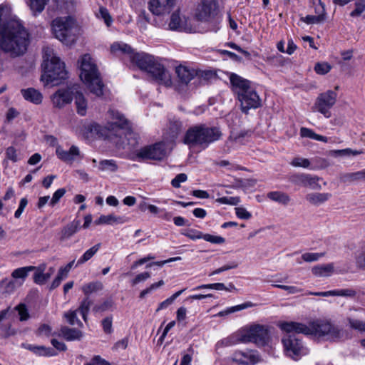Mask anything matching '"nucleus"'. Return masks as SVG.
<instances>
[{
    "instance_id": "nucleus-30",
    "label": "nucleus",
    "mask_w": 365,
    "mask_h": 365,
    "mask_svg": "<svg viewBox=\"0 0 365 365\" xmlns=\"http://www.w3.org/2000/svg\"><path fill=\"white\" fill-rule=\"evenodd\" d=\"M19 287V284L12 279L6 277L0 282V291L4 294H11Z\"/></svg>"
},
{
    "instance_id": "nucleus-6",
    "label": "nucleus",
    "mask_w": 365,
    "mask_h": 365,
    "mask_svg": "<svg viewBox=\"0 0 365 365\" xmlns=\"http://www.w3.org/2000/svg\"><path fill=\"white\" fill-rule=\"evenodd\" d=\"M55 37L66 46H71L76 41V21L71 16L58 17L51 24Z\"/></svg>"
},
{
    "instance_id": "nucleus-52",
    "label": "nucleus",
    "mask_w": 365,
    "mask_h": 365,
    "mask_svg": "<svg viewBox=\"0 0 365 365\" xmlns=\"http://www.w3.org/2000/svg\"><path fill=\"white\" fill-rule=\"evenodd\" d=\"M164 284H165V282L163 280H160L158 282L153 283L152 284L150 285V287H147L146 289H145L140 292V293L139 294V297L140 299L145 298L147 294H150L152 292L156 290L159 287L164 285Z\"/></svg>"
},
{
    "instance_id": "nucleus-13",
    "label": "nucleus",
    "mask_w": 365,
    "mask_h": 365,
    "mask_svg": "<svg viewBox=\"0 0 365 365\" xmlns=\"http://www.w3.org/2000/svg\"><path fill=\"white\" fill-rule=\"evenodd\" d=\"M184 143L191 147L201 145L205 142V128L203 125L189 128L185 135Z\"/></svg>"
},
{
    "instance_id": "nucleus-53",
    "label": "nucleus",
    "mask_w": 365,
    "mask_h": 365,
    "mask_svg": "<svg viewBox=\"0 0 365 365\" xmlns=\"http://www.w3.org/2000/svg\"><path fill=\"white\" fill-rule=\"evenodd\" d=\"M331 66L327 62H318L314 66V71L317 74L324 75L330 71Z\"/></svg>"
},
{
    "instance_id": "nucleus-22",
    "label": "nucleus",
    "mask_w": 365,
    "mask_h": 365,
    "mask_svg": "<svg viewBox=\"0 0 365 365\" xmlns=\"http://www.w3.org/2000/svg\"><path fill=\"white\" fill-rule=\"evenodd\" d=\"M80 225V220H73L63 227L59 233L60 240L65 241L71 238L75 233L78 231Z\"/></svg>"
},
{
    "instance_id": "nucleus-49",
    "label": "nucleus",
    "mask_w": 365,
    "mask_h": 365,
    "mask_svg": "<svg viewBox=\"0 0 365 365\" xmlns=\"http://www.w3.org/2000/svg\"><path fill=\"white\" fill-rule=\"evenodd\" d=\"M347 320L352 329L360 332H365V322L352 318H348Z\"/></svg>"
},
{
    "instance_id": "nucleus-41",
    "label": "nucleus",
    "mask_w": 365,
    "mask_h": 365,
    "mask_svg": "<svg viewBox=\"0 0 365 365\" xmlns=\"http://www.w3.org/2000/svg\"><path fill=\"white\" fill-rule=\"evenodd\" d=\"M150 21V16L145 10L140 11L138 18V26L141 32L147 29V24Z\"/></svg>"
},
{
    "instance_id": "nucleus-54",
    "label": "nucleus",
    "mask_w": 365,
    "mask_h": 365,
    "mask_svg": "<svg viewBox=\"0 0 365 365\" xmlns=\"http://www.w3.org/2000/svg\"><path fill=\"white\" fill-rule=\"evenodd\" d=\"M356 8L351 13L352 17L359 16L365 10V0H358L355 3Z\"/></svg>"
},
{
    "instance_id": "nucleus-59",
    "label": "nucleus",
    "mask_w": 365,
    "mask_h": 365,
    "mask_svg": "<svg viewBox=\"0 0 365 365\" xmlns=\"http://www.w3.org/2000/svg\"><path fill=\"white\" fill-rule=\"evenodd\" d=\"M324 256V253H312L306 252L302 255V258L304 261L311 262L317 261L320 257Z\"/></svg>"
},
{
    "instance_id": "nucleus-15",
    "label": "nucleus",
    "mask_w": 365,
    "mask_h": 365,
    "mask_svg": "<svg viewBox=\"0 0 365 365\" xmlns=\"http://www.w3.org/2000/svg\"><path fill=\"white\" fill-rule=\"evenodd\" d=\"M76 90V84L67 89L58 90L51 97L54 107L61 108L72 101L74 91Z\"/></svg>"
},
{
    "instance_id": "nucleus-23",
    "label": "nucleus",
    "mask_w": 365,
    "mask_h": 365,
    "mask_svg": "<svg viewBox=\"0 0 365 365\" xmlns=\"http://www.w3.org/2000/svg\"><path fill=\"white\" fill-rule=\"evenodd\" d=\"M78 89L79 86L76 84V90L74 91L73 97L77 113L83 116L86 114L88 104L84 96Z\"/></svg>"
},
{
    "instance_id": "nucleus-28",
    "label": "nucleus",
    "mask_w": 365,
    "mask_h": 365,
    "mask_svg": "<svg viewBox=\"0 0 365 365\" xmlns=\"http://www.w3.org/2000/svg\"><path fill=\"white\" fill-rule=\"evenodd\" d=\"M33 269L34 268L29 267V266L15 269L11 274L12 279L17 282L19 284V287L22 286L29 276V273L33 271Z\"/></svg>"
},
{
    "instance_id": "nucleus-47",
    "label": "nucleus",
    "mask_w": 365,
    "mask_h": 365,
    "mask_svg": "<svg viewBox=\"0 0 365 365\" xmlns=\"http://www.w3.org/2000/svg\"><path fill=\"white\" fill-rule=\"evenodd\" d=\"M48 1V0H30L29 6L34 14L41 13Z\"/></svg>"
},
{
    "instance_id": "nucleus-51",
    "label": "nucleus",
    "mask_w": 365,
    "mask_h": 365,
    "mask_svg": "<svg viewBox=\"0 0 365 365\" xmlns=\"http://www.w3.org/2000/svg\"><path fill=\"white\" fill-rule=\"evenodd\" d=\"M185 291V289H181L180 291H178L177 292H175V294H173L170 297L168 298L167 299H165V301L162 302L158 309H157V312L161 310V309H165L167 308L168 306H170V304H173V302H174V300L178 297L183 292Z\"/></svg>"
},
{
    "instance_id": "nucleus-46",
    "label": "nucleus",
    "mask_w": 365,
    "mask_h": 365,
    "mask_svg": "<svg viewBox=\"0 0 365 365\" xmlns=\"http://www.w3.org/2000/svg\"><path fill=\"white\" fill-rule=\"evenodd\" d=\"M54 272L55 269L53 267H50L49 272L47 273L43 272L39 274H34V281L37 284H43L50 279Z\"/></svg>"
},
{
    "instance_id": "nucleus-16",
    "label": "nucleus",
    "mask_w": 365,
    "mask_h": 365,
    "mask_svg": "<svg viewBox=\"0 0 365 365\" xmlns=\"http://www.w3.org/2000/svg\"><path fill=\"white\" fill-rule=\"evenodd\" d=\"M56 153L61 160L68 164H72L74 161L83 158L79 148L76 145H72L68 150H65L58 146L56 148Z\"/></svg>"
},
{
    "instance_id": "nucleus-37",
    "label": "nucleus",
    "mask_w": 365,
    "mask_h": 365,
    "mask_svg": "<svg viewBox=\"0 0 365 365\" xmlns=\"http://www.w3.org/2000/svg\"><path fill=\"white\" fill-rule=\"evenodd\" d=\"M26 349L32 351L35 354L44 356H53L57 355V352L51 347H46L43 346H35L29 345Z\"/></svg>"
},
{
    "instance_id": "nucleus-8",
    "label": "nucleus",
    "mask_w": 365,
    "mask_h": 365,
    "mask_svg": "<svg viewBox=\"0 0 365 365\" xmlns=\"http://www.w3.org/2000/svg\"><path fill=\"white\" fill-rule=\"evenodd\" d=\"M282 342L286 355L294 360H298L307 354V349L304 346L302 339L294 334H284Z\"/></svg>"
},
{
    "instance_id": "nucleus-26",
    "label": "nucleus",
    "mask_w": 365,
    "mask_h": 365,
    "mask_svg": "<svg viewBox=\"0 0 365 365\" xmlns=\"http://www.w3.org/2000/svg\"><path fill=\"white\" fill-rule=\"evenodd\" d=\"M58 336H62L66 341L80 340L83 337V332L78 329L62 327Z\"/></svg>"
},
{
    "instance_id": "nucleus-19",
    "label": "nucleus",
    "mask_w": 365,
    "mask_h": 365,
    "mask_svg": "<svg viewBox=\"0 0 365 365\" xmlns=\"http://www.w3.org/2000/svg\"><path fill=\"white\" fill-rule=\"evenodd\" d=\"M232 360L241 364H255L258 361V356L254 351H237L233 354Z\"/></svg>"
},
{
    "instance_id": "nucleus-40",
    "label": "nucleus",
    "mask_w": 365,
    "mask_h": 365,
    "mask_svg": "<svg viewBox=\"0 0 365 365\" xmlns=\"http://www.w3.org/2000/svg\"><path fill=\"white\" fill-rule=\"evenodd\" d=\"M101 247V243H98L86 250L84 254L79 258V259L77 262V265L82 264L87 261H88L90 259H91L99 250Z\"/></svg>"
},
{
    "instance_id": "nucleus-61",
    "label": "nucleus",
    "mask_w": 365,
    "mask_h": 365,
    "mask_svg": "<svg viewBox=\"0 0 365 365\" xmlns=\"http://www.w3.org/2000/svg\"><path fill=\"white\" fill-rule=\"evenodd\" d=\"M291 165L294 167H302L304 168H307L310 165V162L307 158H294L292 160Z\"/></svg>"
},
{
    "instance_id": "nucleus-10",
    "label": "nucleus",
    "mask_w": 365,
    "mask_h": 365,
    "mask_svg": "<svg viewBox=\"0 0 365 365\" xmlns=\"http://www.w3.org/2000/svg\"><path fill=\"white\" fill-rule=\"evenodd\" d=\"M337 93L331 90L320 93L316 99L314 108L325 118L331 117L330 109L336 101Z\"/></svg>"
},
{
    "instance_id": "nucleus-56",
    "label": "nucleus",
    "mask_w": 365,
    "mask_h": 365,
    "mask_svg": "<svg viewBox=\"0 0 365 365\" xmlns=\"http://www.w3.org/2000/svg\"><path fill=\"white\" fill-rule=\"evenodd\" d=\"M97 16L103 19L107 26H110L113 21L108 11L104 7H101L99 9V13L97 14Z\"/></svg>"
},
{
    "instance_id": "nucleus-42",
    "label": "nucleus",
    "mask_w": 365,
    "mask_h": 365,
    "mask_svg": "<svg viewBox=\"0 0 365 365\" xmlns=\"http://www.w3.org/2000/svg\"><path fill=\"white\" fill-rule=\"evenodd\" d=\"M98 169L101 171L114 173L118 170V165L114 160H103L99 163Z\"/></svg>"
},
{
    "instance_id": "nucleus-33",
    "label": "nucleus",
    "mask_w": 365,
    "mask_h": 365,
    "mask_svg": "<svg viewBox=\"0 0 365 365\" xmlns=\"http://www.w3.org/2000/svg\"><path fill=\"white\" fill-rule=\"evenodd\" d=\"M322 11L318 15H307L305 17H302L301 21L307 24H318L325 21L326 12L324 6L322 4Z\"/></svg>"
},
{
    "instance_id": "nucleus-21",
    "label": "nucleus",
    "mask_w": 365,
    "mask_h": 365,
    "mask_svg": "<svg viewBox=\"0 0 365 365\" xmlns=\"http://www.w3.org/2000/svg\"><path fill=\"white\" fill-rule=\"evenodd\" d=\"M309 294L322 297L341 296L346 297H354L356 295V291L353 289H343L331 290L327 292H309Z\"/></svg>"
},
{
    "instance_id": "nucleus-27",
    "label": "nucleus",
    "mask_w": 365,
    "mask_h": 365,
    "mask_svg": "<svg viewBox=\"0 0 365 365\" xmlns=\"http://www.w3.org/2000/svg\"><path fill=\"white\" fill-rule=\"evenodd\" d=\"M21 93L26 101H30L36 105H38L42 102V94L34 88L21 89Z\"/></svg>"
},
{
    "instance_id": "nucleus-34",
    "label": "nucleus",
    "mask_w": 365,
    "mask_h": 365,
    "mask_svg": "<svg viewBox=\"0 0 365 365\" xmlns=\"http://www.w3.org/2000/svg\"><path fill=\"white\" fill-rule=\"evenodd\" d=\"M312 272L317 277H329L334 272V266L332 264L317 265L312 268Z\"/></svg>"
},
{
    "instance_id": "nucleus-63",
    "label": "nucleus",
    "mask_w": 365,
    "mask_h": 365,
    "mask_svg": "<svg viewBox=\"0 0 365 365\" xmlns=\"http://www.w3.org/2000/svg\"><path fill=\"white\" fill-rule=\"evenodd\" d=\"M235 214L237 217L242 220H249L252 217V214L242 207H235Z\"/></svg>"
},
{
    "instance_id": "nucleus-5",
    "label": "nucleus",
    "mask_w": 365,
    "mask_h": 365,
    "mask_svg": "<svg viewBox=\"0 0 365 365\" xmlns=\"http://www.w3.org/2000/svg\"><path fill=\"white\" fill-rule=\"evenodd\" d=\"M269 338L268 327L261 324H252L241 329L238 333V338L235 339L230 336L222 340L221 343L225 346L234 344L236 341L254 342L257 344L264 345Z\"/></svg>"
},
{
    "instance_id": "nucleus-25",
    "label": "nucleus",
    "mask_w": 365,
    "mask_h": 365,
    "mask_svg": "<svg viewBox=\"0 0 365 365\" xmlns=\"http://www.w3.org/2000/svg\"><path fill=\"white\" fill-rule=\"evenodd\" d=\"M331 197V193L328 192H312L305 196V199L310 204L319 206L328 201Z\"/></svg>"
},
{
    "instance_id": "nucleus-24",
    "label": "nucleus",
    "mask_w": 365,
    "mask_h": 365,
    "mask_svg": "<svg viewBox=\"0 0 365 365\" xmlns=\"http://www.w3.org/2000/svg\"><path fill=\"white\" fill-rule=\"evenodd\" d=\"M128 220L126 217L123 216H117L115 215H101L98 220L94 222L96 225H119L126 222Z\"/></svg>"
},
{
    "instance_id": "nucleus-60",
    "label": "nucleus",
    "mask_w": 365,
    "mask_h": 365,
    "mask_svg": "<svg viewBox=\"0 0 365 365\" xmlns=\"http://www.w3.org/2000/svg\"><path fill=\"white\" fill-rule=\"evenodd\" d=\"M65 193H66L65 188H60V189L57 190L53 193V195L50 200L49 205L51 207H53L55 205H56L59 202L60 199L65 195Z\"/></svg>"
},
{
    "instance_id": "nucleus-4",
    "label": "nucleus",
    "mask_w": 365,
    "mask_h": 365,
    "mask_svg": "<svg viewBox=\"0 0 365 365\" xmlns=\"http://www.w3.org/2000/svg\"><path fill=\"white\" fill-rule=\"evenodd\" d=\"M80 62V78L93 94L98 97L103 95L104 84L97 66L89 54L83 55Z\"/></svg>"
},
{
    "instance_id": "nucleus-7",
    "label": "nucleus",
    "mask_w": 365,
    "mask_h": 365,
    "mask_svg": "<svg viewBox=\"0 0 365 365\" xmlns=\"http://www.w3.org/2000/svg\"><path fill=\"white\" fill-rule=\"evenodd\" d=\"M108 121L105 126L108 137L122 138L128 129V121L118 110L110 108L107 113Z\"/></svg>"
},
{
    "instance_id": "nucleus-57",
    "label": "nucleus",
    "mask_w": 365,
    "mask_h": 365,
    "mask_svg": "<svg viewBox=\"0 0 365 365\" xmlns=\"http://www.w3.org/2000/svg\"><path fill=\"white\" fill-rule=\"evenodd\" d=\"M217 202L222 204L237 205L241 200L240 197H222L217 200Z\"/></svg>"
},
{
    "instance_id": "nucleus-45",
    "label": "nucleus",
    "mask_w": 365,
    "mask_h": 365,
    "mask_svg": "<svg viewBox=\"0 0 365 365\" xmlns=\"http://www.w3.org/2000/svg\"><path fill=\"white\" fill-rule=\"evenodd\" d=\"M14 310L18 312L19 320L21 322L27 321L30 318V314L27 306L24 303H20L14 307Z\"/></svg>"
},
{
    "instance_id": "nucleus-50",
    "label": "nucleus",
    "mask_w": 365,
    "mask_h": 365,
    "mask_svg": "<svg viewBox=\"0 0 365 365\" xmlns=\"http://www.w3.org/2000/svg\"><path fill=\"white\" fill-rule=\"evenodd\" d=\"M110 49L113 53L121 51L124 53H130L132 52L131 47L123 43H114L111 45Z\"/></svg>"
},
{
    "instance_id": "nucleus-38",
    "label": "nucleus",
    "mask_w": 365,
    "mask_h": 365,
    "mask_svg": "<svg viewBox=\"0 0 365 365\" xmlns=\"http://www.w3.org/2000/svg\"><path fill=\"white\" fill-rule=\"evenodd\" d=\"M300 135L303 138H308L310 139L322 141L324 143L328 142V138L324 135H321L314 133L312 129L302 127L300 129Z\"/></svg>"
},
{
    "instance_id": "nucleus-9",
    "label": "nucleus",
    "mask_w": 365,
    "mask_h": 365,
    "mask_svg": "<svg viewBox=\"0 0 365 365\" xmlns=\"http://www.w3.org/2000/svg\"><path fill=\"white\" fill-rule=\"evenodd\" d=\"M318 337H326L327 340L334 341L341 337V331L329 322L316 321L310 324V334Z\"/></svg>"
},
{
    "instance_id": "nucleus-18",
    "label": "nucleus",
    "mask_w": 365,
    "mask_h": 365,
    "mask_svg": "<svg viewBox=\"0 0 365 365\" xmlns=\"http://www.w3.org/2000/svg\"><path fill=\"white\" fill-rule=\"evenodd\" d=\"M280 329L288 334H304L306 335L310 334V325L307 326L304 324L295 322H285L279 325Z\"/></svg>"
},
{
    "instance_id": "nucleus-62",
    "label": "nucleus",
    "mask_w": 365,
    "mask_h": 365,
    "mask_svg": "<svg viewBox=\"0 0 365 365\" xmlns=\"http://www.w3.org/2000/svg\"><path fill=\"white\" fill-rule=\"evenodd\" d=\"M336 155H357L362 153L361 150H351V148H346L343 150H335L331 151Z\"/></svg>"
},
{
    "instance_id": "nucleus-55",
    "label": "nucleus",
    "mask_w": 365,
    "mask_h": 365,
    "mask_svg": "<svg viewBox=\"0 0 365 365\" xmlns=\"http://www.w3.org/2000/svg\"><path fill=\"white\" fill-rule=\"evenodd\" d=\"M113 305V301L110 299H106L99 305H96L93 310L97 312H103L108 311L112 308Z\"/></svg>"
},
{
    "instance_id": "nucleus-44",
    "label": "nucleus",
    "mask_w": 365,
    "mask_h": 365,
    "mask_svg": "<svg viewBox=\"0 0 365 365\" xmlns=\"http://www.w3.org/2000/svg\"><path fill=\"white\" fill-rule=\"evenodd\" d=\"M250 307H252V303L246 302V303H244V304H242L240 305H237V306H234V307L227 308L225 311L218 312L216 315L220 316V317H224V316L228 315L230 314L234 313L235 312H238V311L242 310L244 309H247Z\"/></svg>"
},
{
    "instance_id": "nucleus-2",
    "label": "nucleus",
    "mask_w": 365,
    "mask_h": 365,
    "mask_svg": "<svg viewBox=\"0 0 365 365\" xmlns=\"http://www.w3.org/2000/svg\"><path fill=\"white\" fill-rule=\"evenodd\" d=\"M205 25V0H201L196 7L193 17L187 21L180 17L179 11L173 12L170 16L168 27L173 31H184L185 32H202Z\"/></svg>"
},
{
    "instance_id": "nucleus-35",
    "label": "nucleus",
    "mask_w": 365,
    "mask_h": 365,
    "mask_svg": "<svg viewBox=\"0 0 365 365\" xmlns=\"http://www.w3.org/2000/svg\"><path fill=\"white\" fill-rule=\"evenodd\" d=\"M339 178L341 182L344 183H351L355 181L364 180L362 170L355 173H341Z\"/></svg>"
},
{
    "instance_id": "nucleus-20",
    "label": "nucleus",
    "mask_w": 365,
    "mask_h": 365,
    "mask_svg": "<svg viewBox=\"0 0 365 365\" xmlns=\"http://www.w3.org/2000/svg\"><path fill=\"white\" fill-rule=\"evenodd\" d=\"M230 81L238 96L240 93H244L251 88L250 81L243 78L236 73H232L230 74Z\"/></svg>"
},
{
    "instance_id": "nucleus-48",
    "label": "nucleus",
    "mask_w": 365,
    "mask_h": 365,
    "mask_svg": "<svg viewBox=\"0 0 365 365\" xmlns=\"http://www.w3.org/2000/svg\"><path fill=\"white\" fill-rule=\"evenodd\" d=\"M78 310H70L64 314V317L67 319V322L71 325L77 324L79 327H82V322L77 318Z\"/></svg>"
},
{
    "instance_id": "nucleus-31",
    "label": "nucleus",
    "mask_w": 365,
    "mask_h": 365,
    "mask_svg": "<svg viewBox=\"0 0 365 365\" xmlns=\"http://www.w3.org/2000/svg\"><path fill=\"white\" fill-rule=\"evenodd\" d=\"M256 183L257 180L255 179L235 178L234 184L231 187L235 189H242L245 192H247L253 188Z\"/></svg>"
},
{
    "instance_id": "nucleus-11",
    "label": "nucleus",
    "mask_w": 365,
    "mask_h": 365,
    "mask_svg": "<svg viewBox=\"0 0 365 365\" xmlns=\"http://www.w3.org/2000/svg\"><path fill=\"white\" fill-rule=\"evenodd\" d=\"M238 99L241 103L242 111L246 114L248 113L250 109H255L262 106L259 95L251 88L244 93H240Z\"/></svg>"
},
{
    "instance_id": "nucleus-12",
    "label": "nucleus",
    "mask_w": 365,
    "mask_h": 365,
    "mask_svg": "<svg viewBox=\"0 0 365 365\" xmlns=\"http://www.w3.org/2000/svg\"><path fill=\"white\" fill-rule=\"evenodd\" d=\"M167 155L165 143L160 142L153 145L142 148L137 153V156L142 159L161 160Z\"/></svg>"
},
{
    "instance_id": "nucleus-29",
    "label": "nucleus",
    "mask_w": 365,
    "mask_h": 365,
    "mask_svg": "<svg viewBox=\"0 0 365 365\" xmlns=\"http://www.w3.org/2000/svg\"><path fill=\"white\" fill-rule=\"evenodd\" d=\"M175 72L180 82L185 84H187L196 74L195 71L183 66H178Z\"/></svg>"
},
{
    "instance_id": "nucleus-43",
    "label": "nucleus",
    "mask_w": 365,
    "mask_h": 365,
    "mask_svg": "<svg viewBox=\"0 0 365 365\" xmlns=\"http://www.w3.org/2000/svg\"><path fill=\"white\" fill-rule=\"evenodd\" d=\"M93 302L91 299H89V297H86L83 299L81 302L78 309H77L78 312H80V314L82 315V317L85 322L87 321V316L90 310V307L92 305Z\"/></svg>"
},
{
    "instance_id": "nucleus-32",
    "label": "nucleus",
    "mask_w": 365,
    "mask_h": 365,
    "mask_svg": "<svg viewBox=\"0 0 365 365\" xmlns=\"http://www.w3.org/2000/svg\"><path fill=\"white\" fill-rule=\"evenodd\" d=\"M267 197L283 205H287L291 201L290 197L287 193L280 191L269 192L267 193Z\"/></svg>"
},
{
    "instance_id": "nucleus-39",
    "label": "nucleus",
    "mask_w": 365,
    "mask_h": 365,
    "mask_svg": "<svg viewBox=\"0 0 365 365\" xmlns=\"http://www.w3.org/2000/svg\"><path fill=\"white\" fill-rule=\"evenodd\" d=\"M103 289V284L100 281H94L87 284H85L81 289L84 294L89 295L91 294L97 292Z\"/></svg>"
},
{
    "instance_id": "nucleus-64",
    "label": "nucleus",
    "mask_w": 365,
    "mask_h": 365,
    "mask_svg": "<svg viewBox=\"0 0 365 365\" xmlns=\"http://www.w3.org/2000/svg\"><path fill=\"white\" fill-rule=\"evenodd\" d=\"M187 177L185 173H180L175 176L171 181V185L173 187L178 188L180 187V183L184 182L187 180Z\"/></svg>"
},
{
    "instance_id": "nucleus-36",
    "label": "nucleus",
    "mask_w": 365,
    "mask_h": 365,
    "mask_svg": "<svg viewBox=\"0 0 365 365\" xmlns=\"http://www.w3.org/2000/svg\"><path fill=\"white\" fill-rule=\"evenodd\" d=\"M222 136L221 129L218 126L207 128V145L219 140Z\"/></svg>"
},
{
    "instance_id": "nucleus-17",
    "label": "nucleus",
    "mask_w": 365,
    "mask_h": 365,
    "mask_svg": "<svg viewBox=\"0 0 365 365\" xmlns=\"http://www.w3.org/2000/svg\"><path fill=\"white\" fill-rule=\"evenodd\" d=\"M291 181L295 185L303 187H309L314 190L319 189L321 187L318 182L319 178L316 176H312L309 174L294 175L291 178Z\"/></svg>"
},
{
    "instance_id": "nucleus-14",
    "label": "nucleus",
    "mask_w": 365,
    "mask_h": 365,
    "mask_svg": "<svg viewBox=\"0 0 365 365\" xmlns=\"http://www.w3.org/2000/svg\"><path fill=\"white\" fill-rule=\"evenodd\" d=\"M177 0H149L148 9L155 16H164L170 13Z\"/></svg>"
},
{
    "instance_id": "nucleus-1",
    "label": "nucleus",
    "mask_w": 365,
    "mask_h": 365,
    "mask_svg": "<svg viewBox=\"0 0 365 365\" xmlns=\"http://www.w3.org/2000/svg\"><path fill=\"white\" fill-rule=\"evenodd\" d=\"M130 58L140 70L149 73L157 83L165 87L171 86V76L159 58L145 53H136Z\"/></svg>"
},
{
    "instance_id": "nucleus-58",
    "label": "nucleus",
    "mask_w": 365,
    "mask_h": 365,
    "mask_svg": "<svg viewBox=\"0 0 365 365\" xmlns=\"http://www.w3.org/2000/svg\"><path fill=\"white\" fill-rule=\"evenodd\" d=\"M182 234L192 240L204 238L202 232L193 229H190L185 232H182Z\"/></svg>"
},
{
    "instance_id": "nucleus-3",
    "label": "nucleus",
    "mask_w": 365,
    "mask_h": 365,
    "mask_svg": "<svg viewBox=\"0 0 365 365\" xmlns=\"http://www.w3.org/2000/svg\"><path fill=\"white\" fill-rule=\"evenodd\" d=\"M43 63L42 67L43 73L41 79L46 84L58 85L61 80L67 78V71L64 63L56 56L52 48H43Z\"/></svg>"
}]
</instances>
